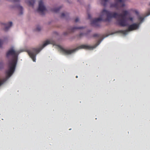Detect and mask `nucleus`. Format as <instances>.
<instances>
[{
  "instance_id": "22",
  "label": "nucleus",
  "mask_w": 150,
  "mask_h": 150,
  "mask_svg": "<svg viewBox=\"0 0 150 150\" xmlns=\"http://www.w3.org/2000/svg\"><path fill=\"white\" fill-rule=\"evenodd\" d=\"M150 15V11L148 12L146 14V16H149Z\"/></svg>"
},
{
  "instance_id": "1",
  "label": "nucleus",
  "mask_w": 150,
  "mask_h": 150,
  "mask_svg": "<svg viewBox=\"0 0 150 150\" xmlns=\"http://www.w3.org/2000/svg\"><path fill=\"white\" fill-rule=\"evenodd\" d=\"M128 13V11H123L122 14H118L116 12H111L104 9L101 12V17L95 18L92 20L91 21V24L93 26H97L99 25V22L102 20L109 22L111 21L112 18H117L121 17V18L117 20L118 24L121 26H125L128 25L127 19L125 17Z\"/></svg>"
},
{
  "instance_id": "15",
  "label": "nucleus",
  "mask_w": 150,
  "mask_h": 150,
  "mask_svg": "<svg viewBox=\"0 0 150 150\" xmlns=\"http://www.w3.org/2000/svg\"><path fill=\"white\" fill-rule=\"evenodd\" d=\"M68 15V14L67 13H62L61 14V17L62 18H63L64 17L66 16H67Z\"/></svg>"
},
{
  "instance_id": "25",
  "label": "nucleus",
  "mask_w": 150,
  "mask_h": 150,
  "mask_svg": "<svg viewBox=\"0 0 150 150\" xmlns=\"http://www.w3.org/2000/svg\"><path fill=\"white\" fill-rule=\"evenodd\" d=\"M3 63L2 62H0V66H3Z\"/></svg>"
},
{
  "instance_id": "27",
  "label": "nucleus",
  "mask_w": 150,
  "mask_h": 150,
  "mask_svg": "<svg viewBox=\"0 0 150 150\" xmlns=\"http://www.w3.org/2000/svg\"><path fill=\"white\" fill-rule=\"evenodd\" d=\"M135 13H137V14H138V12L137 11H135Z\"/></svg>"
},
{
  "instance_id": "8",
  "label": "nucleus",
  "mask_w": 150,
  "mask_h": 150,
  "mask_svg": "<svg viewBox=\"0 0 150 150\" xmlns=\"http://www.w3.org/2000/svg\"><path fill=\"white\" fill-rule=\"evenodd\" d=\"M3 24L5 26L4 30L5 31H7L12 25V23L11 22H10L7 23H3Z\"/></svg>"
},
{
  "instance_id": "17",
  "label": "nucleus",
  "mask_w": 150,
  "mask_h": 150,
  "mask_svg": "<svg viewBox=\"0 0 150 150\" xmlns=\"http://www.w3.org/2000/svg\"><path fill=\"white\" fill-rule=\"evenodd\" d=\"M93 37H97L99 38L100 37V35L97 34H95L93 35Z\"/></svg>"
},
{
  "instance_id": "30",
  "label": "nucleus",
  "mask_w": 150,
  "mask_h": 150,
  "mask_svg": "<svg viewBox=\"0 0 150 150\" xmlns=\"http://www.w3.org/2000/svg\"><path fill=\"white\" fill-rule=\"evenodd\" d=\"M149 5L150 6V4H149Z\"/></svg>"
},
{
  "instance_id": "26",
  "label": "nucleus",
  "mask_w": 150,
  "mask_h": 150,
  "mask_svg": "<svg viewBox=\"0 0 150 150\" xmlns=\"http://www.w3.org/2000/svg\"><path fill=\"white\" fill-rule=\"evenodd\" d=\"M14 1L15 2H18L19 1V0H14Z\"/></svg>"
},
{
  "instance_id": "28",
  "label": "nucleus",
  "mask_w": 150,
  "mask_h": 150,
  "mask_svg": "<svg viewBox=\"0 0 150 150\" xmlns=\"http://www.w3.org/2000/svg\"><path fill=\"white\" fill-rule=\"evenodd\" d=\"M91 30H89V31H88V32H91Z\"/></svg>"
},
{
  "instance_id": "9",
  "label": "nucleus",
  "mask_w": 150,
  "mask_h": 150,
  "mask_svg": "<svg viewBox=\"0 0 150 150\" xmlns=\"http://www.w3.org/2000/svg\"><path fill=\"white\" fill-rule=\"evenodd\" d=\"M83 28V27H75L69 29V30H68V33L67 32L64 33V35H67V34H68L69 33H70L71 32H74L75 31V30L76 29H82Z\"/></svg>"
},
{
  "instance_id": "4",
  "label": "nucleus",
  "mask_w": 150,
  "mask_h": 150,
  "mask_svg": "<svg viewBox=\"0 0 150 150\" xmlns=\"http://www.w3.org/2000/svg\"><path fill=\"white\" fill-rule=\"evenodd\" d=\"M54 44L53 42L50 40L46 41L43 45L39 48H33L27 51V52L30 57L32 59L33 62H35L36 56L44 47L47 45L50 44Z\"/></svg>"
},
{
  "instance_id": "5",
  "label": "nucleus",
  "mask_w": 150,
  "mask_h": 150,
  "mask_svg": "<svg viewBox=\"0 0 150 150\" xmlns=\"http://www.w3.org/2000/svg\"><path fill=\"white\" fill-rule=\"evenodd\" d=\"M125 0H115V3L114 4H111L110 5V7H114L116 9L123 7L125 4L124 2Z\"/></svg>"
},
{
  "instance_id": "14",
  "label": "nucleus",
  "mask_w": 150,
  "mask_h": 150,
  "mask_svg": "<svg viewBox=\"0 0 150 150\" xmlns=\"http://www.w3.org/2000/svg\"><path fill=\"white\" fill-rule=\"evenodd\" d=\"M6 81V79H2L0 80V86L2 85L4 82Z\"/></svg>"
},
{
  "instance_id": "6",
  "label": "nucleus",
  "mask_w": 150,
  "mask_h": 150,
  "mask_svg": "<svg viewBox=\"0 0 150 150\" xmlns=\"http://www.w3.org/2000/svg\"><path fill=\"white\" fill-rule=\"evenodd\" d=\"M139 24L134 23L129 25L127 30H122V32L123 33L126 34H127V32L129 31H131L138 29L139 28Z\"/></svg>"
},
{
  "instance_id": "13",
  "label": "nucleus",
  "mask_w": 150,
  "mask_h": 150,
  "mask_svg": "<svg viewBox=\"0 0 150 150\" xmlns=\"http://www.w3.org/2000/svg\"><path fill=\"white\" fill-rule=\"evenodd\" d=\"M62 7L60 6L58 8H55L54 9H52V11L54 12L57 13L59 11V10Z\"/></svg>"
},
{
  "instance_id": "24",
  "label": "nucleus",
  "mask_w": 150,
  "mask_h": 150,
  "mask_svg": "<svg viewBox=\"0 0 150 150\" xmlns=\"http://www.w3.org/2000/svg\"><path fill=\"white\" fill-rule=\"evenodd\" d=\"M128 19L131 21H132L133 20V18L132 17H129V18Z\"/></svg>"
},
{
  "instance_id": "16",
  "label": "nucleus",
  "mask_w": 150,
  "mask_h": 150,
  "mask_svg": "<svg viewBox=\"0 0 150 150\" xmlns=\"http://www.w3.org/2000/svg\"><path fill=\"white\" fill-rule=\"evenodd\" d=\"M3 43V41L0 39V48H1Z\"/></svg>"
},
{
  "instance_id": "23",
  "label": "nucleus",
  "mask_w": 150,
  "mask_h": 150,
  "mask_svg": "<svg viewBox=\"0 0 150 150\" xmlns=\"http://www.w3.org/2000/svg\"><path fill=\"white\" fill-rule=\"evenodd\" d=\"M91 18V15L90 14H88V19H90Z\"/></svg>"
},
{
  "instance_id": "21",
  "label": "nucleus",
  "mask_w": 150,
  "mask_h": 150,
  "mask_svg": "<svg viewBox=\"0 0 150 150\" xmlns=\"http://www.w3.org/2000/svg\"><path fill=\"white\" fill-rule=\"evenodd\" d=\"M84 34L83 33H80L79 35V37H81L82 35H84Z\"/></svg>"
},
{
  "instance_id": "19",
  "label": "nucleus",
  "mask_w": 150,
  "mask_h": 150,
  "mask_svg": "<svg viewBox=\"0 0 150 150\" xmlns=\"http://www.w3.org/2000/svg\"><path fill=\"white\" fill-rule=\"evenodd\" d=\"M41 27L39 26H38L37 27L36 31H39L41 30Z\"/></svg>"
},
{
  "instance_id": "20",
  "label": "nucleus",
  "mask_w": 150,
  "mask_h": 150,
  "mask_svg": "<svg viewBox=\"0 0 150 150\" xmlns=\"http://www.w3.org/2000/svg\"><path fill=\"white\" fill-rule=\"evenodd\" d=\"M79 21V19L78 18H76L75 20V22H77Z\"/></svg>"
},
{
  "instance_id": "29",
  "label": "nucleus",
  "mask_w": 150,
  "mask_h": 150,
  "mask_svg": "<svg viewBox=\"0 0 150 150\" xmlns=\"http://www.w3.org/2000/svg\"><path fill=\"white\" fill-rule=\"evenodd\" d=\"M78 76H76V78H78Z\"/></svg>"
},
{
  "instance_id": "18",
  "label": "nucleus",
  "mask_w": 150,
  "mask_h": 150,
  "mask_svg": "<svg viewBox=\"0 0 150 150\" xmlns=\"http://www.w3.org/2000/svg\"><path fill=\"white\" fill-rule=\"evenodd\" d=\"M138 19L141 21H142L144 20V18L141 16H139L138 17Z\"/></svg>"
},
{
  "instance_id": "10",
  "label": "nucleus",
  "mask_w": 150,
  "mask_h": 150,
  "mask_svg": "<svg viewBox=\"0 0 150 150\" xmlns=\"http://www.w3.org/2000/svg\"><path fill=\"white\" fill-rule=\"evenodd\" d=\"M35 1V0H29L27 3L29 5L33 6Z\"/></svg>"
},
{
  "instance_id": "7",
  "label": "nucleus",
  "mask_w": 150,
  "mask_h": 150,
  "mask_svg": "<svg viewBox=\"0 0 150 150\" xmlns=\"http://www.w3.org/2000/svg\"><path fill=\"white\" fill-rule=\"evenodd\" d=\"M42 15H44L45 12L46 11L45 6L44 5L42 1L41 0L39 2V7L37 10Z\"/></svg>"
},
{
  "instance_id": "2",
  "label": "nucleus",
  "mask_w": 150,
  "mask_h": 150,
  "mask_svg": "<svg viewBox=\"0 0 150 150\" xmlns=\"http://www.w3.org/2000/svg\"><path fill=\"white\" fill-rule=\"evenodd\" d=\"M18 54V51H16L12 49L9 50L6 53V57L8 58L11 56L12 57V59L8 62V69L6 71V77L3 79H6V80L13 73L17 63Z\"/></svg>"
},
{
  "instance_id": "3",
  "label": "nucleus",
  "mask_w": 150,
  "mask_h": 150,
  "mask_svg": "<svg viewBox=\"0 0 150 150\" xmlns=\"http://www.w3.org/2000/svg\"><path fill=\"white\" fill-rule=\"evenodd\" d=\"M100 43V40H98L95 45L93 46H90L87 45H82L78 47L75 49L72 50H67L62 47H60V49L61 52L65 55H69L74 52L75 51L81 49H83L87 50H93L96 48L98 45Z\"/></svg>"
},
{
  "instance_id": "11",
  "label": "nucleus",
  "mask_w": 150,
  "mask_h": 150,
  "mask_svg": "<svg viewBox=\"0 0 150 150\" xmlns=\"http://www.w3.org/2000/svg\"><path fill=\"white\" fill-rule=\"evenodd\" d=\"M108 1V0H101V4L104 6H105Z\"/></svg>"
},
{
  "instance_id": "12",
  "label": "nucleus",
  "mask_w": 150,
  "mask_h": 150,
  "mask_svg": "<svg viewBox=\"0 0 150 150\" xmlns=\"http://www.w3.org/2000/svg\"><path fill=\"white\" fill-rule=\"evenodd\" d=\"M17 8L20 10V14L21 15L23 14V8L22 6L18 5L17 6Z\"/></svg>"
}]
</instances>
